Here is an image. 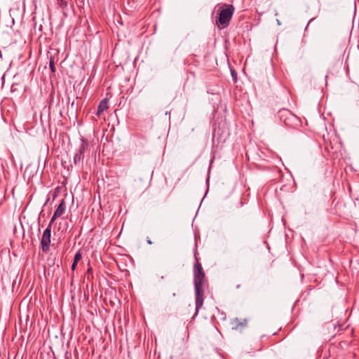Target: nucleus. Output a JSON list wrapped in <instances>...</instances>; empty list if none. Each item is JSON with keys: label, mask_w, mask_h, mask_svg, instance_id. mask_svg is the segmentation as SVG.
<instances>
[{"label": "nucleus", "mask_w": 359, "mask_h": 359, "mask_svg": "<svg viewBox=\"0 0 359 359\" xmlns=\"http://www.w3.org/2000/svg\"><path fill=\"white\" fill-rule=\"evenodd\" d=\"M215 9L218 15V18L216 19V24L218 27H221V28L228 27L235 11L233 6L218 4Z\"/></svg>", "instance_id": "1"}, {"label": "nucleus", "mask_w": 359, "mask_h": 359, "mask_svg": "<svg viewBox=\"0 0 359 359\" xmlns=\"http://www.w3.org/2000/svg\"><path fill=\"white\" fill-rule=\"evenodd\" d=\"M92 271H93V269H92V268H90H90H88V270H87V273H92Z\"/></svg>", "instance_id": "14"}, {"label": "nucleus", "mask_w": 359, "mask_h": 359, "mask_svg": "<svg viewBox=\"0 0 359 359\" xmlns=\"http://www.w3.org/2000/svg\"><path fill=\"white\" fill-rule=\"evenodd\" d=\"M195 299H196V313H198V310L202 307L204 301V286L205 283H195Z\"/></svg>", "instance_id": "3"}, {"label": "nucleus", "mask_w": 359, "mask_h": 359, "mask_svg": "<svg viewBox=\"0 0 359 359\" xmlns=\"http://www.w3.org/2000/svg\"><path fill=\"white\" fill-rule=\"evenodd\" d=\"M109 108V106H108V102H107V99H104L103 100H102L98 107H97V111L96 112V115L97 116H100L101 115V114L107 110V109Z\"/></svg>", "instance_id": "9"}, {"label": "nucleus", "mask_w": 359, "mask_h": 359, "mask_svg": "<svg viewBox=\"0 0 359 359\" xmlns=\"http://www.w3.org/2000/svg\"><path fill=\"white\" fill-rule=\"evenodd\" d=\"M88 148V142L84 138L81 139V143L74 156V165H80L83 163L84 158V153Z\"/></svg>", "instance_id": "5"}, {"label": "nucleus", "mask_w": 359, "mask_h": 359, "mask_svg": "<svg viewBox=\"0 0 359 359\" xmlns=\"http://www.w3.org/2000/svg\"><path fill=\"white\" fill-rule=\"evenodd\" d=\"M278 116L280 120L286 126H291L292 122L296 119V116L290 111L286 109L279 110Z\"/></svg>", "instance_id": "6"}, {"label": "nucleus", "mask_w": 359, "mask_h": 359, "mask_svg": "<svg viewBox=\"0 0 359 359\" xmlns=\"http://www.w3.org/2000/svg\"><path fill=\"white\" fill-rule=\"evenodd\" d=\"M65 209H66L65 201V199H62L60 201V204L58 205L56 210H55L54 214H53L49 223L53 224L57 218L61 217L65 213Z\"/></svg>", "instance_id": "7"}, {"label": "nucleus", "mask_w": 359, "mask_h": 359, "mask_svg": "<svg viewBox=\"0 0 359 359\" xmlns=\"http://www.w3.org/2000/svg\"><path fill=\"white\" fill-rule=\"evenodd\" d=\"M51 228L52 224L49 223L47 228L44 230L41 239V248L43 252H48L50 250Z\"/></svg>", "instance_id": "4"}, {"label": "nucleus", "mask_w": 359, "mask_h": 359, "mask_svg": "<svg viewBox=\"0 0 359 359\" xmlns=\"http://www.w3.org/2000/svg\"><path fill=\"white\" fill-rule=\"evenodd\" d=\"M81 258H82V254H81V251L79 250L74 255V262H75L78 264V262L81 259Z\"/></svg>", "instance_id": "11"}, {"label": "nucleus", "mask_w": 359, "mask_h": 359, "mask_svg": "<svg viewBox=\"0 0 359 359\" xmlns=\"http://www.w3.org/2000/svg\"><path fill=\"white\" fill-rule=\"evenodd\" d=\"M231 74H232V76H234V74H236L235 71L234 70L231 71Z\"/></svg>", "instance_id": "16"}, {"label": "nucleus", "mask_w": 359, "mask_h": 359, "mask_svg": "<svg viewBox=\"0 0 359 359\" xmlns=\"http://www.w3.org/2000/svg\"><path fill=\"white\" fill-rule=\"evenodd\" d=\"M236 288H241V285H238L236 286Z\"/></svg>", "instance_id": "17"}, {"label": "nucleus", "mask_w": 359, "mask_h": 359, "mask_svg": "<svg viewBox=\"0 0 359 359\" xmlns=\"http://www.w3.org/2000/svg\"><path fill=\"white\" fill-rule=\"evenodd\" d=\"M49 67L53 73L55 72L54 59L52 57L50 58Z\"/></svg>", "instance_id": "10"}, {"label": "nucleus", "mask_w": 359, "mask_h": 359, "mask_svg": "<svg viewBox=\"0 0 359 359\" xmlns=\"http://www.w3.org/2000/svg\"><path fill=\"white\" fill-rule=\"evenodd\" d=\"M65 359H71V355L68 354V353H66Z\"/></svg>", "instance_id": "13"}, {"label": "nucleus", "mask_w": 359, "mask_h": 359, "mask_svg": "<svg viewBox=\"0 0 359 359\" xmlns=\"http://www.w3.org/2000/svg\"><path fill=\"white\" fill-rule=\"evenodd\" d=\"M195 262L194 265V283H205V275L202 267L201 264L199 262V259L197 257V249L194 251Z\"/></svg>", "instance_id": "2"}, {"label": "nucleus", "mask_w": 359, "mask_h": 359, "mask_svg": "<svg viewBox=\"0 0 359 359\" xmlns=\"http://www.w3.org/2000/svg\"><path fill=\"white\" fill-rule=\"evenodd\" d=\"M77 263L73 261V263L72 264L71 269L72 271H74L76 268Z\"/></svg>", "instance_id": "12"}, {"label": "nucleus", "mask_w": 359, "mask_h": 359, "mask_svg": "<svg viewBox=\"0 0 359 359\" xmlns=\"http://www.w3.org/2000/svg\"><path fill=\"white\" fill-rule=\"evenodd\" d=\"M248 320L246 318H236L231 322L232 329L241 331L248 325Z\"/></svg>", "instance_id": "8"}, {"label": "nucleus", "mask_w": 359, "mask_h": 359, "mask_svg": "<svg viewBox=\"0 0 359 359\" xmlns=\"http://www.w3.org/2000/svg\"><path fill=\"white\" fill-rule=\"evenodd\" d=\"M147 243H148L149 244H151V243H152V242H151V240H149V239H147Z\"/></svg>", "instance_id": "15"}]
</instances>
